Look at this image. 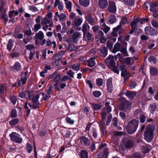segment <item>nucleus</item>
Here are the masks:
<instances>
[{
	"label": "nucleus",
	"instance_id": "1",
	"mask_svg": "<svg viewBox=\"0 0 158 158\" xmlns=\"http://www.w3.org/2000/svg\"><path fill=\"white\" fill-rule=\"evenodd\" d=\"M155 129V126L153 125H149L144 134L145 139L148 142H151L153 139V132Z\"/></svg>",
	"mask_w": 158,
	"mask_h": 158
},
{
	"label": "nucleus",
	"instance_id": "32",
	"mask_svg": "<svg viewBox=\"0 0 158 158\" xmlns=\"http://www.w3.org/2000/svg\"><path fill=\"white\" fill-rule=\"evenodd\" d=\"M33 92L26 91L24 94V98L26 99L29 98L33 96Z\"/></svg>",
	"mask_w": 158,
	"mask_h": 158
},
{
	"label": "nucleus",
	"instance_id": "64",
	"mask_svg": "<svg viewBox=\"0 0 158 158\" xmlns=\"http://www.w3.org/2000/svg\"><path fill=\"white\" fill-rule=\"evenodd\" d=\"M119 115L123 120H124L126 118V115L123 112H120L119 113Z\"/></svg>",
	"mask_w": 158,
	"mask_h": 158
},
{
	"label": "nucleus",
	"instance_id": "47",
	"mask_svg": "<svg viewBox=\"0 0 158 158\" xmlns=\"http://www.w3.org/2000/svg\"><path fill=\"white\" fill-rule=\"evenodd\" d=\"M66 121L67 123L72 124H73L75 122V120L71 119L70 118L68 117L66 118Z\"/></svg>",
	"mask_w": 158,
	"mask_h": 158
},
{
	"label": "nucleus",
	"instance_id": "19",
	"mask_svg": "<svg viewBox=\"0 0 158 158\" xmlns=\"http://www.w3.org/2000/svg\"><path fill=\"white\" fill-rule=\"evenodd\" d=\"M14 41L11 39L10 40L7 45V49L10 52L12 49L13 46Z\"/></svg>",
	"mask_w": 158,
	"mask_h": 158
},
{
	"label": "nucleus",
	"instance_id": "35",
	"mask_svg": "<svg viewBox=\"0 0 158 158\" xmlns=\"http://www.w3.org/2000/svg\"><path fill=\"white\" fill-rule=\"evenodd\" d=\"M102 29L103 31L105 33H107L110 30V28L106 26L105 24L101 26Z\"/></svg>",
	"mask_w": 158,
	"mask_h": 158
},
{
	"label": "nucleus",
	"instance_id": "54",
	"mask_svg": "<svg viewBox=\"0 0 158 158\" xmlns=\"http://www.w3.org/2000/svg\"><path fill=\"white\" fill-rule=\"evenodd\" d=\"M152 24L153 27L158 28V23L155 20H153L152 22Z\"/></svg>",
	"mask_w": 158,
	"mask_h": 158
},
{
	"label": "nucleus",
	"instance_id": "55",
	"mask_svg": "<svg viewBox=\"0 0 158 158\" xmlns=\"http://www.w3.org/2000/svg\"><path fill=\"white\" fill-rule=\"evenodd\" d=\"M108 153V148L105 149L103 152V158H106Z\"/></svg>",
	"mask_w": 158,
	"mask_h": 158
},
{
	"label": "nucleus",
	"instance_id": "38",
	"mask_svg": "<svg viewBox=\"0 0 158 158\" xmlns=\"http://www.w3.org/2000/svg\"><path fill=\"white\" fill-rule=\"evenodd\" d=\"M66 8L69 11L71 10L72 3L70 1H68L65 2Z\"/></svg>",
	"mask_w": 158,
	"mask_h": 158
},
{
	"label": "nucleus",
	"instance_id": "61",
	"mask_svg": "<svg viewBox=\"0 0 158 158\" xmlns=\"http://www.w3.org/2000/svg\"><path fill=\"white\" fill-rule=\"evenodd\" d=\"M113 45V43L110 41H108L107 42V47L109 48H112Z\"/></svg>",
	"mask_w": 158,
	"mask_h": 158
},
{
	"label": "nucleus",
	"instance_id": "43",
	"mask_svg": "<svg viewBox=\"0 0 158 158\" xmlns=\"http://www.w3.org/2000/svg\"><path fill=\"white\" fill-rule=\"evenodd\" d=\"M96 83L97 85L98 86H101L102 85L103 83V80L102 79L98 78L96 79Z\"/></svg>",
	"mask_w": 158,
	"mask_h": 158
},
{
	"label": "nucleus",
	"instance_id": "60",
	"mask_svg": "<svg viewBox=\"0 0 158 158\" xmlns=\"http://www.w3.org/2000/svg\"><path fill=\"white\" fill-rule=\"evenodd\" d=\"M113 102V100L110 98H108L107 99L105 103L106 106H107L109 105L110 102Z\"/></svg>",
	"mask_w": 158,
	"mask_h": 158
},
{
	"label": "nucleus",
	"instance_id": "41",
	"mask_svg": "<svg viewBox=\"0 0 158 158\" xmlns=\"http://www.w3.org/2000/svg\"><path fill=\"white\" fill-rule=\"evenodd\" d=\"M75 25L78 26L81 25L82 21L80 19H77L74 21Z\"/></svg>",
	"mask_w": 158,
	"mask_h": 158
},
{
	"label": "nucleus",
	"instance_id": "27",
	"mask_svg": "<svg viewBox=\"0 0 158 158\" xmlns=\"http://www.w3.org/2000/svg\"><path fill=\"white\" fill-rule=\"evenodd\" d=\"M100 128L101 132L103 135H105L106 134L107 131L105 130L104 127V123L101 122L100 123Z\"/></svg>",
	"mask_w": 158,
	"mask_h": 158
},
{
	"label": "nucleus",
	"instance_id": "23",
	"mask_svg": "<svg viewBox=\"0 0 158 158\" xmlns=\"http://www.w3.org/2000/svg\"><path fill=\"white\" fill-rule=\"evenodd\" d=\"M108 21L110 24H113L116 21V19L114 15H112L108 18Z\"/></svg>",
	"mask_w": 158,
	"mask_h": 158
},
{
	"label": "nucleus",
	"instance_id": "58",
	"mask_svg": "<svg viewBox=\"0 0 158 158\" xmlns=\"http://www.w3.org/2000/svg\"><path fill=\"white\" fill-rule=\"evenodd\" d=\"M17 115V111L15 109H13L11 113V117L12 118L15 117Z\"/></svg>",
	"mask_w": 158,
	"mask_h": 158
},
{
	"label": "nucleus",
	"instance_id": "53",
	"mask_svg": "<svg viewBox=\"0 0 158 158\" xmlns=\"http://www.w3.org/2000/svg\"><path fill=\"white\" fill-rule=\"evenodd\" d=\"M59 20L61 21H64L65 20L66 16L64 13H62L59 17Z\"/></svg>",
	"mask_w": 158,
	"mask_h": 158
},
{
	"label": "nucleus",
	"instance_id": "57",
	"mask_svg": "<svg viewBox=\"0 0 158 158\" xmlns=\"http://www.w3.org/2000/svg\"><path fill=\"white\" fill-rule=\"evenodd\" d=\"M138 20L137 19H134L133 22L131 23V25L132 27L134 26H136L138 24Z\"/></svg>",
	"mask_w": 158,
	"mask_h": 158
},
{
	"label": "nucleus",
	"instance_id": "63",
	"mask_svg": "<svg viewBox=\"0 0 158 158\" xmlns=\"http://www.w3.org/2000/svg\"><path fill=\"white\" fill-rule=\"evenodd\" d=\"M112 70L114 71V72L117 73V74H119V70L118 67H116V66L114 67L112 69Z\"/></svg>",
	"mask_w": 158,
	"mask_h": 158
},
{
	"label": "nucleus",
	"instance_id": "20",
	"mask_svg": "<svg viewBox=\"0 0 158 158\" xmlns=\"http://www.w3.org/2000/svg\"><path fill=\"white\" fill-rule=\"evenodd\" d=\"M79 3L81 6L87 7L89 4V0H79Z\"/></svg>",
	"mask_w": 158,
	"mask_h": 158
},
{
	"label": "nucleus",
	"instance_id": "12",
	"mask_svg": "<svg viewBox=\"0 0 158 158\" xmlns=\"http://www.w3.org/2000/svg\"><path fill=\"white\" fill-rule=\"evenodd\" d=\"M122 25L119 24L115 28H113V31L112 32V34L114 36H116L117 35V33L118 34H120L122 32L120 31Z\"/></svg>",
	"mask_w": 158,
	"mask_h": 158
},
{
	"label": "nucleus",
	"instance_id": "9",
	"mask_svg": "<svg viewBox=\"0 0 158 158\" xmlns=\"http://www.w3.org/2000/svg\"><path fill=\"white\" fill-rule=\"evenodd\" d=\"M6 90V85L4 83L1 84L0 85V97L3 99H4V95Z\"/></svg>",
	"mask_w": 158,
	"mask_h": 158
},
{
	"label": "nucleus",
	"instance_id": "18",
	"mask_svg": "<svg viewBox=\"0 0 158 158\" xmlns=\"http://www.w3.org/2000/svg\"><path fill=\"white\" fill-rule=\"evenodd\" d=\"M101 52L100 55L104 57H105L107 54V49L105 47L101 48L100 50Z\"/></svg>",
	"mask_w": 158,
	"mask_h": 158
},
{
	"label": "nucleus",
	"instance_id": "8",
	"mask_svg": "<svg viewBox=\"0 0 158 158\" xmlns=\"http://www.w3.org/2000/svg\"><path fill=\"white\" fill-rule=\"evenodd\" d=\"M145 31L146 34L151 35H155L157 33V31L152 27H147L145 28Z\"/></svg>",
	"mask_w": 158,
	"mask_h": 158
},
{
	"label": "nucleus",
	"instance_id": "40",
	"mask_svg": "<svg viewBox=\"0 0 158 158\" xmlns=\"http://www.w3.org/2000/svg\"><path fill=\"white\" fill-rule=\"evenodd\" d=\"M81 158H87L88 154L86 151L83 150L81 152Z\"/></svg>",
	"mask_w": 158,
	"mask_h": 158
},
{
	"label": "nucleus",
	"instance_id": "46",
	"mask_svg": "<svg viewBox=\"0 0 158 158\" xmlns=\"http://www.w3.org/2000/svg\"><path fill=\"white\" fill-rule=\"evenodd\" d=\"M39 98V95H37L35 96H34L32 98V102L34 103H37L38 102H39L38 101Z\"/></svg>",
	"mask_w": 158,
	"mask_h": 158
},
{
	"label": "nucleus",
	"instance_id": "59",
	"mask_svg": "<svg viewBox=\"0 0 158 158\" xmlns=\"http://www.w3.org/2000/svg\"><path fill=\"white\" fill-rule=\"evenodd\" d=\"M113 125L115 127H117L118 125V119L116 117H114L113 119Z\"/></svg>",
	"mask_w": 158,
	"mask_h": 158
},
{
	"label": "nucleus",
	"instance_id": "42",
	"mask_svg": "<svg viewBox=\"0 0 158 158\" xmlns=\"http://www.w3.org/2000/svg\"><path fill=\"white\" fill-rule=\"evenodd\" d=\"M19 121L18 118H16L9 122L10 124L11 125H14L17 124Z\"/></svg>",
	"mask_w": 158,
	"mask_h": 158
},
{
	"label": "nucleus",
	"instance_id": "34",
	"mask_svg": "<svg viewBox=\"0 0 158 158\" xmlns=\"http://www.w3.org/2000/svg\"><path fill=\"white\" fill-rule=\"evenodd\" d=\"M29 9L30 11L34 12H35L39 11L37 7L34 6H29Z\"/></svg>",
	"mask_w": 158,
	"mask_h": 158
},
{
	"label": "nucleus",
	"instance_id": "26",
	"mask_svg": "<svg viewBox=\"0 0 158 158\" xmlns=\"http://www.w3.org/2000/svg\"><path fill=\"white\" fill-rule=\"evenodd\" d=\"M121 75L124 78L125 81H127L130 76L129 73L127 71L125 72L123 71V73H121Z\"/></svg>",
	"mask_w": 158,
	"mask_h": 158
},
{
	"label": "nucleus",
	"instance_id": "50",
	"mask_svg": "<svg viewBox=\"0 0 158 158\" xmlns=\"http://www.w3.org/2000/svg\"><path fill=\"white\" fill-rule=\"evenodd\" d=\"M88 22L89 24L93 25L94 24V21L93 17L90 15L88 17Z\"/></svg>",
	"mask_w": 158,
	"mask_h": 158
},
{
	"label": "nucleus",
	"instance_id": "21",
	"mask_svg": "<svg viewBox=\"0 0 158 158\" xmlns=\"http://www.w3.org/2000/svg\"><path fill=\"white\" fill-rule=\"evenodd\" d=\"M120 44L119 43H116L114 46V48L113 49L112 52L115 53L116 52L120 51Z\"/></svg>",
	"mask_w": 158,
	"mask_h": 158
},
{
	"label": "nucleus",
	"instance_id": "7",
	"mask_svg": "<svg viewBox=\"0 0 158 158\" xmlns=\"http://www.w3.org/2000/svg\"><path fill=\"white\" fill-rule=\"evenodd\" d=\"M116 7L114 2L110 1L108 7V11L110 12L114 13L116 11Z\"/></svg>",
	"mask_w": 158,
	"mask_h": 158
},
{
	"label": "nucleus",
	"instance_id": "48",
	"mask_svg": "<svg viewBox=\"0 0 158 158\" xmlns=\"http://www.w3.org/2000/svg\"><path fill=\"white\" fill-rule=\"evenodd\" d=\"M112 117V115L111 114H110L107 117V121L106 123V126H108L109 125V124L111 122Z\"/></svg>",
	"mask_w": 158,
	"mask_h": 158
},
{
	"label": "nucleus",
	"instance_id": "25",
	"mask_svg": "<svg viewBox=\"0 0 158 158\" xmlns=\"http://www.w3.org/2000/svg\"><path fill=\"white\" fill-rule=\"evenodd\" d=\"M93 110H100L102 107L101 104H92V105Z\"/></svg>",
	"mask_w": 158,
	"mask_h": 158
},
{
	"label": "nucleus",
	"instance_id": "44",
	"mask_svg": "<svg viewBox=\"0 0 158 158\" xmlns=\"http://www.w3.org/2000/svg\"><path fill=\"white\" fill-rule=\"evenodd\" d=\"M72 69L75 71H78L80 69V64H73L72 66Z\"/></svg>",
	"mask_w": 158,
	"mask_h": 158
},
{
	"label": "nucleus",
	"instance_id": "4",
	"mask_svg": "<svg viewBox=\"0 0 158 158\" xmlns=\"http://www.w3.org/2000/svg\"><path fill=\"white\" fill-rule=\"evenodd\" d=\"M40 104V102H38L37 103L34 102L33 103L31 104L27 102L24 106L25 109H27V116H28V114H30V110L28 108V106H29L31 109H34L38 108Z\"/></svg>",
	"mask_w": 158,
	"mask_h": 158
},
{
	"label": "nucleus",
	"instance_id": "17",
	"mask_svg": "<svg viewBox=\"0 0 158 158\" xmlns=\"http://www.w3.org/2000/svg\"><path fill=\"white\" fill-rule=\"evenodd\" d=\"M136 95V92H131L127 91L126 93V95L129 98L131 99L133 98Z\"/></svg>",
	"mask_w": 158,
	"mask_h": 158
},
{
	"label": "nucleus",
	"instance_id": "39",
	"mask_svg": "<svg viewBox=\"0 0 158 158\" xmlns=\"http://www.w3.org/2000/svg\"><path fill=\"white\" fill-rule=\"evenodd\" d=\"M48 25L47 24H44L43 25V29L45 31H47V29L49 27H52L53 25V23H48Z\"/></svg>",
	"mask_w": 158,
	"mask_h": 158
},
{
	"label": "nucleus",
	"instance_id": "52",
	"mask_svg": "<svg viewBox=\"0 0 158 158\" xmlns=\"http://www.w3.org/2000/svg\"><path fill=\"white\" fill-rule=\"evenodd\" d=\"M10 99L13 104H15L17 101V98L15 96H11L10 97Z\"/></svg>",
	"mask_w": 158,
	"mask_h": 158
},
{
	"label": "nucleus",
	"instance_id": "56",
	"mask_svg": "<svg viewBox=\"0 0 158 158\" xmlns=\"http://www.w3.org/2000/svg\"><path fill=\"white\" fill-rule=\"evenodd\" d=\"M136 85V83L135 81H133L129 85V87L131 89H134Z\"/></svg>",
	"mask_w": 158,
	"mask_h": 158
},
{
	"label": "nucleus",
	"instance_id": "51",
	"mask_svg": "<svg viewBox=\"0 0 158 158\" xmlns=\"http://www.w3.org/2000/svg\"><path fill=\"white\" fill-rule=\"evenodd\" d=\"M146 118L145 116L144 115H141L139 117L140 122L142 123H144L145 121Z\"/></svg>",
	"mask_w": 158,
	"mask_h": 158
},
{
	"label": "nucleus",
	"instance_id": "49",
	"mask_svg": "<svg viewBox=\"0 0 158 158\" xmlns=\"http://www.w3.org/2000/svg\"><path fill=\"white\" fill-rule=\"evenodd\" d=\"M26 150L29 153H31L32 150V147L29 143H27V145Z\"/></svg>",
	"mask_w": 158,
	"mask_h": 158
},
{
	"label": "nucleus",
	"instance_id": "24",
	"mask_svg": "<svg viewBox=\"0 0 158 158\" xmlns=\"http://www.w3.org/2000/svg\"><path fill=\"white\" fill-rule=\"evenodd\" d=\"M50 22L51 20L47 17L45 16L41 20V24L42 25H44V24H48L50 23Z\"/></svg>",
	"mask_w": 158,
	"mask_h": 158
},
{
	"label": "nucleus",
	"instance_id": "37",
	"mask_svg": "<svg viewBox=\"0 0 158 158\" xmlns=\"http://www.w3.org/2000/svg\"><path fill=\"white\" fill-rule=\"evenodd\" d=\"M81 36L80 32H75L73 33L72 35V38L74 39H76L79 38Z\"/></svg>",
	"mask_w": 158,
	"mask_h": 158
},
{
	"label": "nucleus",
	"instance_id": "3",
	"mask_svg": "<svg viewBox=\"0 0 158 158\" xmlns=\"http://www.w3.org/2000/svg\"><path fill=\"white\" fill-rule=\"evenodd\" d=\"M10 136L11 140L13 142L18 143H20L22 141V139L20 135L18 133L13 132L10 134Z\"/></svg>",
	"mask_w": 158,
	"mask_h": 158
},
{
	"label": "nucleus",
	"instance_id": "45",
	"mask_svg": "<svg viewBox=\"0 0 158 158\" xmlns=\"http://www.w3.org/2000/svg\"><path fill=\"white\" fill-rule=\"evenodd\" d=\"M93 95L95 97H98L101 95V93L100 91H94L93 92Z\"/></svg>",
	"mask_w": 158,
	"mask_h": 158
},
{
	"label": "nucleus",
	"instance_id": "15",
	"mask_svg": "<svg viewBox=\"0 0 158 158\" xmlns=\"http://www.w3.org/2000/svg\"><path fill=\"white\" fill-rule=\"evenodd\" d=\"M112 79L111 77L109 78L107 80V89L109 92H111L112 90Z\"/></svg>",
	"mask_w": 158,
	"mask_h": 158
},
{
	"label": "nucleus",
	"instance_id": "2",
	"mask_svg": "<svg viewBox=\"0 0 158 158\" xmlns=\"http://www.w3.org/2000/svg\"><path fill=\"white\" fill-rule=\"evenodd\" d=\"M138 121L135 119H133L129 122L127 128L128 133L132 134L136 131L138 126Z\"/></svg>",
	"mask_w": 158,
	"mask_h": 158
},
{
	"label": "nucleus",
	"instance_id": "13",
	"mask_svg": "<svg viewBox=\"0 0 158 158\" xmlns=\"http://www.w3.org/2000/svg\"><path fill=\"white\" fill-rule=\"evenodd\" d=\"M98 6L102 9H104L108 5V2L107 0H99L98 3Z\"/></svg>",
	"mask_w": 158,
	"mask_h": 158
},
{
	"label": "nucleus",
	"instance_id": "29",
	"mask_svg": "<svg viewBox=\"0 0 158 158\" xmlns=\"http://www.w3.org/2000/svg\"><path fill=\"white\" fill-rule=\"evenodd\" d=\"M121 1L127 5L132 6L134 3V0H121Z\"/></svg>",
	"mask_w": 158,
	"mask_h": 158
},
{
	"label": "nucleus",
	"instance_id": "11",
	"mask_svg": "<svg viewBox=\"0 0 158 158\" xmlns=\"http://www.w3.org/2000/svg\"><path fill=\"white\" fill-rule=\"evenodd\" d=\"M21 68L20 63L18 62H16L14 65L10 68V69L12 71L16 72L19 71Z\"/></svg>",
	"mask_w": 158,
	"mask_h": 158
},
{
	"label": "nucleus",
	"instance_id": "33",
	"mask_svg": "<svg viewBox=\"0 0 158 158\" xmlns=\"http://www.w3.org/2000/svg\"><path fill=\"white\" fill-rule=\"evenodd\" d=\"M150 148H149L146 145L142 146L141 150L144 153H146L150 150Z\"/></svg>",
	"mask_w": 158,
	"mask_h": 158
},
{
	"label": "nucleus",
	"instance_id": "36",
	"mask_svg": "<svg viewBox=\"0 0 158 158\" xmlns=\"http://www.w3.org/2000/svg\"><path fill=\"white\" fill-rule=\"evenodd\" d=\"M127 23V19L125 17H122L121 18V20L120 24L121 25H124Z\"/></svg>",
	"mask_w": 158,
	"mask_h": 158
},
{
	"label": "nucleus",
	"instance_id": "22",
	"mask_svg": "<svg viewBox=\"0 0 158 158\" xmlns=\"http://www.w3.org/2000/svg\"><path fill=\"white\" fill-rule=\"evenodd\" d=\"M89 28V26L87 23H85L83 24L82 30L84 36H85L86 32Z\"/></svg>",
	"mask_w": 158,
	"mask_h": 158
},
{
	"label": "nucleus",
	"instance_id": "30",
	"mask_svg": "<svg viewBox=\"0 0 158 158\" xmlns=\"http://www.w3.org/2000/svg\"><path fill=\"white\" fill-rule=\"evenodd\" d=\"M41 27V26L40 24H35L34 25V27L32 28V30L33 31L36 32L40 29Z\"/></svg>",
	"mask_w": 158,
	"mask_h": 158
},
{
	"label": "nucleus",
	"instance_id": "16",
	"mask_svg": "<svg viewBox=\"0 0 158 158\" xmlns=\"http://www.w3.org/2000/svg\"><path fill=\"white\" fill-rule=\"evenodd\" d=\"M44 37V35L43 32L41 31H39L35 35V36L33 37V39H35V38L42 40Z\"/></svg>",
	"mask_w": 158,
	"mask_h": 158
},
{
	"label": "nucleus",
	"instance_id": "14",
	"mask_svg": "<svg viewBox=\"0 0 158 158\" xmlns=\"http://www.w3.org/2000/svg\"><path fill=\"white\" fill-rule=\"evenodd\" d=\"M95 57L94 56L90 58L87 61V66L90 67H93L95 64L96 63L94 60Z\"/></svg>",
	"mask_w": 158,
	"mask_h": 158
},
{
	"label": "nucleus",
	"instance_id": "6",
	"mask_svg": "<svg viewBox=\"0 0 158 158\" xmlns=\"http://www.w3.org/2000/svg\"><path fill=\"white\" fill-rule=\"evenodd\" d=\"M117 59L116 56H113L111 55L109 56L107 58L106 63L109 64L111 67H114L115 64L114 60Z\"/></svg>",
	"mask_w": 158,
	"mask_h": 158
},
{
	"label": "nucleus",
	"instance_id": "31",
	"mask_svg": "<svg viewBox=\"0 0 158 158\" xmlns=\"http://www.w3.org/2000/svg\"><path fill=\"white\" fill-rule=\"evenodd\" d=\"M125 146L126 148H129L131 147L133 145V142L130 140H127L125 143Z\"/></svg>",
	"mask_w": 158,
	"mask_h": 158
},
{
	"label": "nucleus",
	"instance_id": "10",
	"mask_svg": "<svg viewBox=\"0 0 158 158\" xmlns=\"http://www.w3.org/2000/svg\"><path fill=\"white\" fill-rule=\"evenodd\" d=\"M80 141L82 144L87 146L89 145L90 143V140L89 139L85 136H83L80 138Z\"/></svg>",
	"mask_w": 158,
	"mask_h": 158
},
{
	"label": "nucleus",
	"instance_id": "5",
	"mask_svg": "<svg viewBox=\"0 0 158 158\" xmlns=\"http://www.w3.org/2000/svg\"><path fill=\"white\" fill-rule=\"evenodd\" d=\"M131 105V102L126 101L121 104L119 106V109L121 110L126 111V110H129L130 108Z\"/></svg>",
	"mask_w": 158,
	"mask_h": 158
},
{
	"label": "nucleus",
	"instance_id": "28",
	"mask_svg": "<svg viewBox=\"0 0 158 158\" xmlns=\"http://www.w3.org/2000/svg\"><path fill=\"white\" fill-rule=\"evenodd\" d=\"M150 71L151 74L152 75H157L158 73L157 70L152 67H151L150 68Z\"/></svg>",
	"mask_w": 158,
	"mask_h": 158
},
{
	"label": "nucleus",
	"instance_id": "62",
	"mask_svg": "<svg viewBox=\"0 0 158 158\" xmlns=\"http://www.w3.org/2000/svg\"><path fill=\"white\" fill-rule=\"evenodd\" d=\"M84 36L85 37H86L87 39V40H90L91 38L92 35L91 33H90L89 32H88V33H87V32H86V34H85V36Z\"/></svg>",
	"mask_w": 158,
	"mask_h": 158
}]
</instances>
